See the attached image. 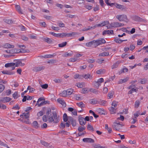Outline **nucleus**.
<instances>
[{
  "mask_svg": "<svg viewBox=\"0 0 148 148\" xmlns=\"http://www.w3.org/2000/svg\"><path fill=\"white\" fill-rule=\"evenodd\" d=\"M84 7L87 9L89 10H91L92 8V6L90 5H86L84 6Z\"/></svg>",
  "mask_w": 148,
  "mask_h": 148,
  "instance_id": "nucleus-52",
  "label": "nucleus"
},
{
  "mask_svg": "<svg viewBox=\"0 0 148 148\" xmlns=\"http://www.w3.org/2000/svg\"><path fill=\"white\" fill-rule=\"evenodd\" d=\"M109 24V22L108 21H105L102 22L101 23L97 24V27H102L105 25H107Z\"/></svg>",
  "mask_w": 148,
  "mask_h": 148,
  "instance_id": "nucleus-19",
  "label": "nucleus"
},
{
  "mask_svg": "<svg viewBox=\"0 0 148 148\" xmlns=\"http://www.w3.org/2000/svg\"><path fill=\"white\" fill-rule=\"evenodd\" d=\"M77 105L79 107L82 108H83L85 107V104L83 103L82 102H81L79 103H77Z\"/></svg>",
  "mask_w": 148,
  "mask_h": 148,
  "instance_id": "nucleus-39",
  "label": "nucleus"
},
{
  "mask_svg": "<svg viewBox=\"0 0 148 148\" xmlns=\"http://www.w3.org/2000/svg\"><path fill=\"white\" fill-rule=\"evenodd\" d=\"M72 93L68 94L67 93H60L59 95L61 97H66L68 96L71 95Z\"/></svg>",
  "mask_w": 148,
  "mask_h": 148,
  "instance_id": "nucleus-41",
  "label": "nucleus"
},
{
  "mask_svg": "<svg viewBox=\"0 0 148 148\" xmlns=\"http://www.w3.org/2000/svg\"><path fill=\"white\" fill-rule=\"evenodd\" d=\"M49 33L53 36H54L55 37H59V33L58 34H56L54 33L53 32H49Z\"/></svg>",
  "mask_w": 148,
  "mask_h": 148,
  "instance_id": "nucleus-45",
  "label": "nucleus"
},
{
  "mask_svg": "<svg viewBox=\"0 0 148 148\" xmlns=\"http://www.w3.org/2000/svg\"><path fill=\"white\" fill-rule=\"evenodd\" d=\"M82 140L84 142L86 143H93L94 142V140L90 138H84Z\"/></svg>",
  "mask_w": 148,
  "mask_h": 148,
  "instance_id": "nucleus-13",
  "label": "nucleus"
},
{
  "mask_svg": "<svg viewBox=\"0 0 148 148\" xmlns=\"http://www.w3.org/2000/svg\"><path fill=\"white\" fill-rule=\"evenodd\" d=\"M104 81L103 79V78H101L98 79L97 81V82L101 85V83Z\"/></svg>",
  "mask_w": 148,
  "mask_h": 148,
  "instance_id": "nucleus-51",
  "label": "nucleus"
},
{
  "mask_svg": "<svg viewBox=\"0 0 148 148\" xmlns=\"http://www.w3.org/2000/svg\"><path fill=\"white\" fill-rule=\"evenodd\" d=\"M44 69V66L35 67L34 68V70L36 72L42 70Z\"/></svg>",
  "mask_w": 148,
  "mask_h": 148,
  "instance_id": "nucleus-23",
  "label": "nucleus"
},
{
  "mask_svg": "<svg viewBox=\"0 0 148 148\" xmlns=\"http://www.w3.org/2000/svg\"><path fill=\"white\" fill-rule=\"evenodd\" d=\"M147 82V79H141L140 83L141 84H145Z\"/></svg>",
  "mask_w": 148,
  "mask_h": 148,
  "instance_id": "nucleus-61",
  "label": "nucleus"
},
{
  "mask_svg": "<svg viewBox=\"0 0 148 148\" xmlns=\"http://www.w3.org/2000/svg\"><path fill=\"white\" fill-rule=\"evenodd\" d=\"M41 86L42 88L46 89L48 87V85L47 84H45L42 85H41Z\"/></svg>",
  "mask_w": 148,
  "mask_h": 148,
  "instance_id": "nucleus-62",
  "label": "nucleus"
},
{
  "mask_svg": "<svg viewBox=\"0 0 148 148\" xmlns=\"http://www.w3.org/2000/svg\"><path fill=\"white\" fill-rule=\"evenodd\" d=\"M116 17L120 21L127 23L128 21L127 15L124 14L118 15L116 16Z\"/></svg>",
  "mask_w": 148,
  "mask_h": 148,
  "instance_id": "nucleus-3",
  "label": "nucleus"
},
{
  "mask_svg": "<svg viewBox=\"0 0 148 148\" xmlns=\"http://www.w3.org/2000/svg\"><path fill=\"white\" fill-rule=\"evenodd\" d=\"M29 112H27V113H23L22 114L20 115V116L23 119H28L29 117Z\"/></svg>",
  "mask_w": 148,
  "mask_h": 148,
  "instance_id": "nucleus-15",
  "label": "nucleus"
},
{
  "mask_svg": "<svg viewBox=\"0 0 148 148\" xmlns=\"http://www.w3.org/2000/svg\"><path fill=\"white\" fill-rule=\"evenodd\" d=\"M119 63L120 62L119 61H117L116 63L114 64L112 66V69H114L117 68L118 67Z\"/></svg>",
  "mask_w": 148,
  "mask_h": 148,
  "instance_id": "nucleus-35",
  "label": "nucleus"
},
{
  "mask_svg": "<svg viewBox=\"0 0 148 148\" xmlns=\"http://www.w3.org/2000/svg\"><path fill=\"white\" fill-rule=\"evenodd\" d=\"M3 47L6 49L13 48L14 47V46L13 45L6 43L3 45Z\"/></svg>",
  "mask_w": 148,
  "mask_h": 148,
  "instance_id": "nucleus-14",
  "label": "nucleus"
},
{
  "mask_svg": "<svg viewBox=\"0 0 148 148\" xmlns=\"http://www.w3.org/2000/svg\"><path fill=\"white\" fill-rule=\"evenodd\" d=\"M95 42V47H96L102 44L106 43L105 40L103 38H100L96 40H94Z\"/></svg>",
  "mask_w": 148,
  "mask_h": 148,
  "instance_id": "nucleus-5",
  "label": "nucleus"
},
{
  "mask_svg": "<svg viewBox=\"0 0 148 148\" xmlns=\"http://www.w3.org/2000/svg\"><path fill=\"white\" fill-rule=\"evenodd\" d=\"M99 10V6L98 5H96V6L94 8L93 10L94 11L96 12L98 10Z\"/></svg>",
  "mask_w": 148,
  "mask_h": 148,
  "instance_id": "nucleus-60",
  "label": "nucleus"
},
{
  "mask_svg": "<svg viewBox=\"0 0 148 148\" xmlns=\"http://www.w3.org/2000/svg\"><path fill=\"white\" fill-rule=\"evenodd\" d=\"M57 62L56 59H51L49 60L47 62V63L49 64H53L56 63Z\"/></svg>",
  "mask_w": 148,
  "mask_h": 148,
  "instance_id": "nucleus-36",
  "label": "nucleus"
},
{
  "mask_svg": "<svg viewBox=\"0 0 148 148\" xmlns=\"http://www.w3.org/2000/svg\"><path fill=\"white\" fill-rule=\"evenodd\" d=\"M57 101L62 104L64 107H66V103L63 100H62L61 99L59 98L58 99Z\"/></svg>",
  "mask_w": 148,
  "mask_h": 148,
  "instance_id": "nucleus-24",
  "label": "nucleus"
},
{
  "mask_svg": "<svg viewBox=\"0 0 148 148\" xmlns=\"http://www.w3.org/2000/svg\"><path fill=\"white\" fill-rule=\"evenodd\" d=\"M86 128V127L84 126V125H83L82 126H79L78 127V131L79 132H83L84 130Z\"/></svg>",
  "mask_w": 148,
  "mask_h": 148,
  "instance_id": "nucleus-31",
  "label": "nucleus"
},
{
  "mask_svg": "<svg viewBox=\"0 0 148 148\" xmlns=\"http://www.w3.org/2000/svg\"><path fill=\"white\" fill-rule=\"evenodd\" d=\"M0 145L1 146H4L6 147H7L8 148H9V147H8V145L6 144H5L3 142H2L0 140Z\"/></svg>",
  "mask_w": 148,
  "mask_h": 148,
  "instance_id": "nucleus-56",
  "label": "nucleus"
},
{
  "mask_svg": "<svg viewBox=\"0 0 148 148\" xmlns=\"http://www.w3.org/2000/svg\"><path fill=\"white\" fill-rule=\"evenodd\" d=\"M90 103H92L93 104H95L97 103V101H96L94 99H92L90 100Z\"/></svg>",
  "mask_w": 148,
  "mask_h": 148,
  "instance_id": "nucleus-54",
  "label": "nucleus"
},
{
  "mask_svg": "<svg viewBox=\"0 0 148 148\" xmlns=\"http://www.w3.org/2000/svg\"><path fill=\"white\" fill-rule=\"evenodd\" d=\"M82 91L83 92H97L96 89L92 88H85L82 89Z\"/></svg>",
  "mask_w": 148,
  "mask_h": 148,
  "instance_id": "nucleus-12",
  "label": "nucleus"
},
{
  "mask_svg": "<svg viewBox=\"0 0 148 148\" xmlns=\"http://www.w3.org/2000/svg\"><path fill=\"white\" fill-rule=\"evenodd\" d=\"M117 106L116 102L115 101H113L112 104V107L109 108V110L111 114H114L116 113V109L115 108Z\"/></svg>",
  "mask_w": 148,
  "mask_h": 148,
  "instance_id": "nucleus-4",
  "label": "nucleus"
},
{
  "mask_svg": "<svg viewBox=\"0 0 148 148\" xmlns=\"http://www.w3.org/2000/svg\"><path fill=\"white\" fill-rule=\"evenodd\" d=\"M129 78L128 77H127L123 79H120L118 82V83L119 84H122L127 82L129 79Z\"/></svg>",
  "mask_w": 148,
  "mask_h": 148,
  "instance_id": "nucleus-16",
  "label": "nucleus"
},
{
  "mask_svg": "<svg viewBox=\"0 0 148 148\" xmlns=\"http://www.w3.org/2000/svg\"><path fill=\"white\" fill-rule=\"evenodd\" d=\"M79 124L83 126L85 125L86 122L85 121L83 117L79 116Z\"/></svg>",
  "mask_w": 148,
  "mask_h": 148,
  "instance_id": "nucleus-11",
  "label": "nucleus"
},
{
  "mask_svg": "<svg viewBox=\"0 0 148 148\" xmlns=\"http://www.w3.org/2000/svg\"><path fill=\"white\" fill-rule=\"evenodd\" d=\"M98 112L101 114H105L106 112L104 110L103 108H99L97 109Z\"/></svg>",
  "mask_w": 148,
  "mask_h": 148,
  "instance_id": "nucleus-30",
  "label": "nucleus"
},
{
  "mask_svg": "<svg viewBox=\"0 0 148 148\" xmlns=\"http://www.w3.org/2000/svg\"><path fill=\"white\" fill-rule=\"evenodd\" d=\"M40 25L41 26L43 27H46V24L44 22L40 23Z\"/></svg>",
  "mask_w": 148,
  "mask_h": 148,
  "instance_id": "nucleus-63",
  "label": "nucleus"
},
{
  "mask_svg": "<svg viewBox=\"0 0 148 148\" xmlns=\"http://www.w3.org/2000/svg\"><path fill=\"white\" fill-rule=\"evenodd\" d=\"M27 90H29V92H32L34 91L35 89L34 88L31 87L30 86H28L27 88V90L24 91L23 92H27Z\"/></svg>",
  "mask_w": 148,
  "mask_h": 148,
  "instance_id": "nucleus-25",
  "label": "nucleus"
},
{
  "mask_svg": "<svg viewBox=\"0 0 148 148\" xmlns=\"http://www.w3.org/2000/svg\"><path fill=\"white\" fill-rule=\"evenodd\" d=\"M112 127L113 129H114L116 130H119L120 129V128L119 127L118 124H116L114 123L112 125Z\"/></svg>",
  "mask_w": 148,
  "mask_h": 148,
  "instance_id": "nucleus-37",
  "label": "nucleus"
},
{
  "mask_svg": "<svg viewBox=\"0 0 148 148\" xmlns=\"http://www.w3.org/2000/svg\"><path fill=\"white\" fill-rule=\"evenodd\" d=\"M74 92V90L72 88H69L66 90H64L63 92Z\"/></svg>",
  "mask_w": 148,
  "mask_h": 148,
  "instance_id": "nucleus-43",
  "label": "nucleus"
},
{
  "mask_svg": "<svg viewBox=\"0 0 148 148\" xmlns=\"http://www.w3.org/2000/svg\"><path fill=\"white\" fill-rule=\"evenodd\" d=\"M136 82L137 80H134L133 81H132L130 82V83L132 84V85L127 88L128 89L130 90L129 92H137V89L135 87L134 85H133Z\"/></svg>",
  "mask_w": 148,
  "mask_h": 148,
  "instance_id": "nucleus-2",
  "label": "nucleus"
},
{
  "mask_svg": "<svg viewBox=\"0 0 148 148\" xmlns=\"http://www.w3.org/2000/svg\"><path fill=\"white\" fill-rule=\"evenodd\" d=\"M56 55L55 53L53 54H46L44 55V56H42V57L45 58H51L54 57Z\"/></svg>",
  "mask_w": 148,
  "mask_h": 148,
  "instance_id": "nucleus-21",
  "label": "nucleus"
},
{
  "mask_svg": "<svg viewBox=\"0 0 148 148\" xmlns=\"http://www.w3.org/2000/svg\"><path fill=\"white\" fill-rule=\"evenodd\" d=\"M116 7L117 8L121 10L124 9V6L123 5H121L120 4H116Z\"/></svg>",
  "mask_w": 148,
  "mask_h": 148,
  "instance_id": "nucleus-38",
  "label": "nucleus"
},
{
  "mask_svg": "<svg viewBox=\"0 0 148 148\" xmlns=\"http://www.w3.org/2000/svg\"><path fill=\"white\" fill-rule=\"evenodd\" d=\"M13 97L14 99H17L19 97L18 93H14L13 94Z\"/></svg>",
  "mask_w": 148,
  "mask_h": 148,
  "instance_id": "nucleus-57",
  "label": "nucleus"
},
{
  "mask_svg": "<svg viewBox=\"0 0 148 148\" xmlns=\"http://www.w3.org/2000/svg\"><path fill=\"white\" fill-rule=\"evenodd\" d=\"M106 101H105L100 100L99 101V103L101 105H104L106 103Z\"/></svg>",
  "mask_w": 148,
  "mask_h": 148,
  "instance_id": "nucleus-58",
  "label": "nucleus"
},
{
  "mask_svg": "<svg viewBox=\"0 0 148 148\" xmlns=\"http://www.w3.org/2000/svg\"><path fill=\"white\" fill-rule=\"evenodd\" d=\"M5 66L6 68L11 67L12 70H14L15 68V63L14 62L7 63L5 64Z\"/></svg>",
  "mask_w": 148,
  "mask_h": 148,
  "instance_id": "nucleus-10",
  "label": "nucleus"
},
{
  "mask_svg": "<svg viewBox=\"0 0 148 148\" xmlns=\"http://www.w3.org/2000/svg\"><path fill=\"white\" fill-rule=\"evenodd\" d=\"M95 42L94 40L91 42H87L86 43V45L88 47H95Z\"/></svg>",
  "mask_w": 148,
  "mask_h": 148,
  "instance_id": "nucleus-20",
  "label": "nucleus"
},
{
  "mask_svg": "<svg viewBox=\"0 0 148 148\" xmlns=\"http://www.w3.org/2000/svg\"><path fill=\"white\" fill-rule=\"evenodd\" d=\"M51 109L50 108H48L46 112V115H44L42 117V120L45 122L48 121L50 123L53 122L54 123H57L60 121L59 116H57V114L56 112H54L52 113L53 115L51 114Z\"/></svg>",
  "mask_w": 148,
  "mask_h": 148,
  "instance_id": "nucleus-1",
  "label": "nucleus"
},
{
  "mask_svg": "<svg viewBox=\"0 0 148 148\" xmlns=\"http://www.w3.org/2000/svg\"><path fill=\"white\" fill-rule=\"evenodd\" d=\"M111 25L112 27H122L123 26L124 24L123 23L118 22H115L111 23Z\"/></svg>",
  "mask_w": 148,
  "mask_h": 148,
  "instance_id": "nucleus-9",
  "label": "nucleus"
},
{
  "mask_svg": "<svg viewBox=\"0 0 148 148\" xmlns=\"http://www.w3.org/2000/svg\"><path fill=\"white\" fill-rule=\"evenodd\" d=\"M83 77L86 79H92V76L88 73L83 75Z\"/></svg>",
  "mask_w": 148,
  "mask_h": 148,
  "instance_id": "nucleus-29",
  "label": "nucleus"
},
{
  "mask_svg": "<svg viewBox=\"0 0 148 148\" xmlns=\"http://www.w3.org/2000/svg\"><path fill=\"white\" fill-rule=\"evenodd\" d=\"M32 125L33 127L36 128H38L40 127V125L38 124V122L36 121H34L32 123Z\"/></svg>",
  "mask_w": 148,
  "mask_h": 148,
  "instance_id": "nucleus-27",
  "label": "nucleus"
},
{
  "mask_svg": "<svg viewBox=\"0 0 148 148\" xmlns=\"http://www.w3.org/2000/svg\"><path fill=\"white\" fill-rule=\"evenodd\" d=\"M93 84L94 86L98 88L99 87V86L100 85V84H99L98 83L97 81L94 82H93Z\"/></svg>",
  "mask_w": 148,
  "mask_h": 148,
  "instance_id": "nucleus-49",
  "label": "nucleus"
},
{
  "mask_svg": "<svg viewBox=\"0 0 148 148\" xmlns=\"http://www.w3.org/2000/svg\"><path fill=\"white\" fill-rule=\"evenodd\" d=\"M76 99L77 100H81L82 99V97L80 96L79 95H76Z\"/></svg>",
  "mask_w": 148,
  "mask_h": 148,
  "instance_id": "nucleus-59",
  "label": "nucleus"
},
{
  "mask_svg": "<svg viewBox=\"0 0 148 148\" xmlns=\"http://www.w3.org/2000/svg\"><path fill=\"white\" fill-rule=\"evenodd\" d=\"M15 66L18 67L20 66H23L25 64L24 63L22 62V61L21 60H14Z\"/></svg>",
  "mask_w": 148,
  "mask_h": 148,
  "instance_id": "nucleus-7",
  "label": "nucleus"
},
{
  "mask_svg": "<svg viewBox=\"0 0 148 148\" xmlns=\"http://www.w3.org/2000/svg\"><path fill=\"white\" fill-rule=\"evenodd\" d=\"M140 105V101H139L137 100L136 101L135 103V108H138Z\"/></svg>",
  "mask_w": 148,
  "mask_h": 148,
  "instance_id": "nucleus-47",
  "label": "nucleus"
},
{
  "mask_svg": "<svg viewBox=\"0 0 148 148\" xmlns=\"http://www.w3.org/2000/svg\"><path fill=\"white\" fill-rule=\"evenodd\" d=\"M87 129L89 130L94 131L93 127L90 125L88 124L87 125Z\"/></svg>",
  "mask_w": 148,
  "mask_h": 148,
  "instance_id": "nucleus-44",
  "label": "nucleus"
},
{
  "mask_svg": "<svg viewBox=\"0 0 148 148\" xmlns=\"http://www.w3.org/2000/svg\"><path fill=\"white\" fill-rule=\"evenodd\" d=\"M73 54V52L70 51L69 52H65L62 55V56L64 57L71 56Z\"/></svg>",
  "mask_w": 148,
  "mask_h": 148,
  "instance_id": "nucleus-17",
  "label": "nucleus"
},
{
  "mask_svg": "<svg viewBox=\"0 0 148 148\" xmlns=\"http://www.w3.org/2000/svg\"><path fill=\"white\" fill-rule=\"evenodd\" d=\"M11 99L8 97H2L0 98V102L5 103L10 101Z\"/></svg>",
  "mask_w": 148,
  "mask_h": 148,
  "instance_id": "nucleus-8",
  "label": "nucleus"
},
{
  "mask_svg": "<svg viewBox=\"0 0 148 148\" xmlns=\"http://www.w3.org/2000/svg\"><path fill=\"white\" fill-rule=\"evenodd\" d=\"M5 86L2 84H0V92H2L4 89Z\"/></svg>",
  "mask_w": 148,
  "mask_h": 148,
  "instance_id": "nucleus-48",
  "label": "nucleus"
},
{
  "mask_svg": "<svg viewBox=\"0 0 148 148\" xmlns=\"http://www.w3.org/2000/svg\"><path fill=\"white\" fill-rule=\"evenodd\" d=\"M15 7L16 10L20 14H22V12L20 5H15Z\"/></svg>",
  "mask_w": 148,
  "mask_h": 148,
  "instance_id": "nucleus-22",
  "label": "nucleus"
},
{
  "mask_svg": "<svg viewBox=\"0 0 148 148\" xmlns=\"http://www.w3.org/2000/svg\"><path fill=\"white\" fill-rule=\"evenodd\" d=\"M68 116L66 113H64L63 115V118L64 121L66 122L68 121Z\"/></svg>",
  "mask_w": 148,
  "mask_h": 148,
  "instance_id": "nucleus-42",
  "label": "nucleus"
},
{
  "mask_svg": "<svg viewBox=\"0 0 148 148\" xmlns=\"http://www.w3.org/2000/svg\"><path fill=\"white\" fill-rule=\"evenodd\" d=\"M4 21L5 22L8 24L12 23L13 22V21L12 20L9 18L5 19Z\"/></svg>",
  "mask_w": 148,
  "mask_h": 148,
  "instance_id": "nucleus-40",
  "label": "nucleus"
},
{
  "mask_svg": "<svg viewBox=\"0 0 148 148\" xmlns=\"http://www.w3.org/2000/svg\"><path fill=\"white\" fill-rule=\"evenodd\" d=\"M76 86L78 88H82L84 85V82H79L76 84Z\"/></svg>",
  "mask_w": 148,
  "mask_h": 148,
  "instance_id": "nucleus-32",
  "label": "nucleus"
},
{
  "mask_svg": "<svg viewBox=\"0 0 148 148\" xmlns=\"http://www.w3.org/2000/svg\"><path fill=\"white\" fill-rule=\"evenodd\" d=\"M43 40L49 44L51 43L52 42V40L50 38L48 37L44 38Z\"/></svg>",
  "mask_w": 148,
  "mask_h": 148,
  "instance_id": "nucleus-34",
  "label": "nucleus"
},
{
  "mask_svg": "<svg viewBox=\"0 0 148 148\" xmlns=\"http://www.w3.org/2000/svg\"><path fill=\"white\" fill-rule=\"evenodd\" d=\"M87 61L89 63H92L95 61V60L93 59H89Z\"/></svg>",
  "mask_w": 148,
  "mask_h": 148,
  "instance_id": "nucleus-64",
  "label": "nucleus"
},
{
  "mask_svg": "<svg viewBox=\"0 0 148 148\" xmlns=\"http://www.w3.org/2000/svg\"><path fill=\"white\" fill-rule=\"evenodd\" d=\"M68 122L69 123H71L72 121L74 120L73 118L71 116H68Z\"/></svg>",
  "mask_w": 148,
  "mask_h": 148,
  "instance_id": "nucleus-55",
  "label": "nucleus"
},
{
  "mask_svg": "<svg viewBox=\"0 0 148 148\" xmlns=\"http://www.w3.org/2000/svg\"><path fill=\"white\" fill-rule=\"evenodd\" d=\"M21 51L20 50L16 49H12L11 50L8 49L7 50H5L3 51L4 53H8L12 54L14 53H19Z\"/></svg>",
  "mask_w": 148,
  "mask_h": 148,
  "instance_id": "nucleus-6",
  "label": "nucleus"
},
{
  "mask_svg": "<svg viewBox=\"0 0 148 148\" xmlns=\"http://www.w3.org/2000/svg\"><path fill=\"white\" fill-rule=\"evenodd\" d=\"M106 70L104 69H100L97 70L96 72V73L98 74H102L105 73Z\"/></svg>",
  "mask_w": 148,
  "mask_h": 148,
  "instance_id": "nucleus-26",
  "label": "nucleus"
},
{
  "mask_svg": "<svg viewBox=\"0 0 148 148\" xmlns=\"http://www.w3.org/2000/svg\"><path fill=\"white\" fill-rule=\"evenodd\" d=\"M109 55V53L108 52H104L101 53H100L99 54V56H107Z\"/></svg>",
  "mask_w": 148,
  "mask_h": 148,
  "instance_id": "nucleus-33",
  "label": "nucleus"
},
{
  "mask_svg": "<svg viewBox=\"0 0 148 148\" xmlns=\"http://www.w3.org/2000/svg\"><path fill=\"white\" fill-rule=\"evenodd\" d=\"M114 40L117 43H121L123 41H125L127 40H121L118 37H116L115 38Z\"/></svg>",
  "mask_w": 148,
  "mask_h": 148,
  "instance_id": "nucleus-28",
  "label": "nucleus"
},
{
  "mask_svg": "<svg viewBox=\"0 0 148 148\" xmlns=\"http://www.w3.org/2000/svg\"><path fill=\"white\" fill-rule=\"evenodd\" d=\"M67 42H63L60 44H59L58 46L60 47H63L66 45Z\"/></svg>",
  "mask_w": 148,
  "mask_h": 148,
  "instance_id": "nucleus-46",
  "label": "nucleus"
},
{
  "mask_svg": "<svg viewBox=\"0 0 148 148\" xmlns=\"http://www.w3.org/2000/svg\"><path fill=\"white\" fill-rule=\"evenodd\" d=\"M108 97L109 99H111L113 97H114V93H108Z\"/></svg>",
  "mask_w": 148,
  "mask_h": 148,
  "instance_id": "nucleus-53",
  "label": "nucleus"
},
{
  "mask_svg": "<svg viewBox=\"0 0 148 148\" xmlns=\"http://www.w3.org/2000/svg\"><path fill=\"white\" fill-rule=\"evenodd\" d=\"M59 37L63 38L66 36V33H59Z\"/></svg>",
  "mask_w": 148,
  "mask_h": 148,
  "instance_id": "nucleus-50",
  "label": "nucleus"
},
{
  "mask_svg": "<svg viewBox=\"0 0 148 148\" xmlns=\"http://www.w3.org/2000/svg\"><path fill=\"white\" fill-rule=\"evenodd\" d=\"M97 25V24H96L95 25L93 26H88L87 28H85L82 30V31H88V30H90L91 29H95L96 27H98Z\"/></svg>",
  "mask_w": 148,
  "mask_h": 148,
  "instance_id": "nucleus-18",
  "label": "nucleus"
}]
</instances>
